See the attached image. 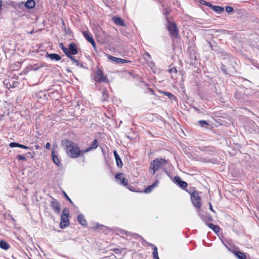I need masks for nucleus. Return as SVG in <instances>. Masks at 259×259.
Instances as JSON below:
<instances>
[{"label": "nucleus", "mask_w": 259, "mask_h": 259, "mask_svg": "<svg viewBox=\"0 0 259 259\" xmlns=\"http://www.w3.org/2000/svg\"><path fill=\"white\" fill-rule=\"evenodd\" d=\"M167 29L172 38H177L179 37V30L176 23L174 22L168 21Z\"/></svg>", "instance_id": "6"}, {"label": "nucleus", "mask_w": 259, "mask_h": 259, "mask_svg": "<svg viewBox=\"0 0 259 259\" xmlns=\"http://www.w3.org/2000/svg\"><path fill=\"white\" fill-rule=\"evenodd\" d=\"M191 201L193 205L198 209H200L202 206L201 197L200 196L198 192L194 190L189 192Z\"/></svg>", "instance_id": "4"}, {"label": "nucleus", "mask_w": 259, "mask_h": 259, "mask_svg": "<svg viewBox=\"0 0 259 259\" xmlns=\"http://www.w3.org/2000/svg\"><path fill=\"white\" fill-rule=\"evenodd\" d=\"M198 123L201 125L203 126V125H208V123L205 120H200L198 121Z\"/></svg>", "instance_id": "39"}, {"label": "nucleus", "mask_w": 259, "mask_h": 259, "mask_svg": "<svg viewBox=\"0 0 259 259\" xmlns=\"http://www.w3.org/2000/svg\"><path fill=\"white\" fill-rule=\"evenodd\" d=\"M82 34L85 39L91 44L94 49H96V45L92 34L88 31H83Z\"/></svg>", "instance_id": "10"}, {"label": "nucleus", "mask_w": 259, "mask_h": 259, "mask_svg": "<svg viewBox=\"0 0 259 259\" xmlns=\"http://www.w3.org/2000/svg\"><path fill=\"white\" fill-rule=\"evenodd\" d=\"M94 80L96 83H109V80L107 75H104L103 70L99 67L96 68L94 72Z\"/></svg>", "instance_id": "2"}, {"label": "nucleus", "mask_w": 259, "mask_h": 259, "mask_svg": "<svg viewBox=\"0 0 259 259\" xmlns=\"http://www.w3.org/2000/svg\"><path fill=\"white\" fill-rule=\"evenodd\" d=\"M77 220L78 222L83 226H87V222L86 220L84 219L83 215L79 214L77 216Z\"/></svg>", "instance_id": "23"}, {"label": "nucleus", "mask_w": 259, "mask_h": 259, "mask_svg": "<svg viewBox=\"0 0 259 259\" xmlns=\"http://www.w3.org/2000/svg\"><path fill=\"white\" fill-rule=\"evenodd\" d=\"M111 250L113 251V252H114L116 254L119 253L121 252L120 251L119 249H118V248H112V249H111Z\"/></svg>", "instance_id": "41"}, {"label": "nucleus", "mask_w": 259, "mask_h": 259, "mask_svg": "<svg viewBox=\"0 0 259 259\" xmlns=\"http://www.w3.org/2000/svg\"><path fill=\"white\" fill-rule=\"evenodd\" d=\"M46 148L47 149H50L51 148V144L50 143H47L46 145Z\"/></svg>", "instance_id": "43"}, {"label": "nucleus", "mask_w": 259, "mask_h": 259, "mask_svg": "<svg viewBox=\"0 0 259 259\" xmlns=\"http://www.w3.org/2000/svg\"><path fill=\"white\" fill-rule=\"evenodd\" d=\"M225 10H226L227 12L231 13V12H233V8L232 7H230V6H227L225 8Z\"/></svg>", "instance_id": "34"}, {"label": "nucleus", "mask_w": 259, "mask_h": 259, "mask_svg": "<svg viewBox=\"0 0 259 259\" xmlns=\"http://www.w3.org/2000/svg\"><path fill=\"white\" fill-rule=\"evenodd\" d=\"M9 146L10 147H18L19 143L12 142L10 144Z\"/></svg>", "instance_id": "37"}, {"label": "nucleus", "mask_w": 259, "mask_h": 259, "mask_svg": "<svg viewBox=\"0 0 259 259\" xmlns=\"http://www.w3.org/2000/svg\"><path fill=\"white\" fill-rule=\"evenodd\" d=\"M98 147V141L97 139H95L89 146L85 150H83V153H87L93 149H95Z\"/></svg>", "instance_id": "13"}, {"label": "nucleus", "mask_w": 259, "mask_h": 259, "mask_svg": "<svg viewBox=\"0 0 259 259\" xmlns=\"http://www.w3.org/2000/svg\"><path fill=\"white\" fill-rule=\"evenodd\" d=\"M175 182L183 189H185L187 187V183L181 180L180 177L179 176L175 177Z\"/></svg>", "instance_id": "11"}, {"label": "nucleus", "mask_w": 259, "mask_h": 259, "mask_svg": "<svg viewBox=\"0 0 259 259\" xmlns=\"http://www.w3.org/2000/svg\"><path fill=\"white\" fill-rule=\"evenodd\" d=\"M209 7L212 9L215 12L221 14L224 11V8L219 6H213L211 4H209Z\"/></svg>", "instance_id": "16"}, {"label": "nucleus", "mask_w": 259, "mask_h": 259, "mask_svg": "<svg viewBox=\"0 0 259 259\" xmlns=\"http://www.w3.org/2000/svg\"><path fill=\"white\" fill-rule=\"evenodd\" d=\"M106 56L107 58L108 59H109V60H110L111 61H112L116 63H118V60L119 58H117V57L112 56L108 54H106Z\"/></svg>", "instance_id": "27"}, {"label": "nucleus", "mask_w": 259, "mask_h": 259, "mask_svg": "<svg viewBox=\"0 0 259 259\" xmlns=\"http://www.w3.org/2000/svg\"><path fill=\"white\" fill-rule=\"evenodd\" d=\"M51 156L52 158V160L53 162L57 166H60L61 165V162L60 160L59 157L57 155H56L53 149L51 153Z\"/></svg>", "instance_id": "12"}, {"label": "nucleus", "mask_w": 259, "mask_h": 259, "mask_svg": "<svg viewBox=\"0 0 259 259\" xmlns=\"http://www.w3.org/2000/svg\"><path fill=\"white\" fill-rule=\"evenodd\" d=\"M169 14H170V12L167 9H166L164 11V14L165 16V19L167 22H168V21H169L168 20V16L169 15Z\"/></svg>", "instance_id": "31"}, {"label": "nucleus", "mask_w": 259, "mask_h": 259, "mask_svg": "<svg viewBox=\"0 0 259 259\" xmlns=\"http://www.w3.org/2000/svg\"><path fill=\"white\" fill-rule=\"evenodd\" d=\"M109 94L106 89H103L102 92L101 101L102 102L108 101Z\"/></svg>", "instance_id": "18"}, {"label": "nucleus", "mask_w": 259, "mask_h": 259, "mask_svg": "<svg viewBox=\"0 0 259 259\" xmlns=\"http://www.w3.org/2000/svg\"><path fill=\"white\" fill-rule=\"evenodd\" d=\"M67 156L72 158H76L83 155V150H81L78 145L69 140H63L62 142Z\"/></svg>", "instance_id": "1"}, {"label": "nucleus", "mask_w": 259, "mask_h": 259, "mask_svg": "<svg viewBox=\"0 0 259 259\" xmlns=\"http://www.w3.org/2000/svg\"><path fill=\"white\" fill-rule=\"evenodd\" d=\"M145 56H146L147 57L150 58V55L148 53H146L145 54Z\"/></svg>", "instance_id": "44"}, {"label": "nucleus", "mask_w": 259, "mask_h": 259, "mask_svg": "<svg viewBox=\"0 0 259 259\" xmlns=\"http://www.w3.org/2000/svg\"><path fill=\"white\" fill-rule=\"evenodd\" d=\"M161 93L164 94V95L168 97V98L170 99H172L173 98H175V97L174 96V95H172V94L169 93V92H165V91H162L161 92Z\"/></svg>", "instance_id": "29"}, {"label": "nucleus", "mask_w": 259, "mask_h": 259, "mask_svg": "<svg viewBox=\"0 0 259 259\" xmlns=\"http://www.w3.org/2000/svg\"><path fill=\"white\" fill-rule=\"evenodd\" d=\"M150 92L151 93V94H152L153 95H155V93L154 92V91L153 90H152L151 89H149Z\"/></svg>", "instance_id": "46"}, {"label": "nucleus", "mask_w": 259, "mask_h": 259, "mask_svg": "<svg viewBox=\"0 0 259 259\" xmlns=\"http://www.w3.org/2000/svg\"><path fill=\"white\" fill-rule=\"evenodd\" d=\"M201 219L204 221L206 224L208 223V222H210L212 221V218L210 214H201L200 215Z\"/></svg>", "instance_id": "22"}, {"label": "nucleus", "mask_w": 259, "mask_h": 259, "mask_svg": "<svg viewBox=\"0 0 259 259\" xmlns=\"http://www.w3.org/2000/svg\"><path fill=\"white\" fill-rule=\"evenodd\" d=\"M167 163L165 159L157 158L153 160L150 163V169L152 170V174L154 175L155 172L160 168L162 167Z\"/></svg>", "instance_id": "3"}, {"label": "nucleus", "mask_w": 259, "mask_h": 259, "mask_svg": "<svg viewBox=\"0 0 259 259\" xmlns=\"http://www.w3.org/2000/svg\"><path fill=\"white\" fill-rule=\"evenodd\" d=\"M206 225L211 228L215 233H219L220 231V228L212 223H206Z\"/></svg>", "instance_id": "24"}, {"label": "nucleus", "mask_w": 259, "mask_h": 259, "mask_svg": "<svg viewBox=\"0 0 259 259\" xmlns=\"http://www.w3.org/2000/svg\"><path fill=\"white\" fill-rule=\"evenodd\" d=\"M3 2L2 0H0V10L1 9V8L2 7Z\"/></svg>", "instance_id": "47"}, {"label": "nucleus", "mask_w": 259, "mask_h": 259, "mask_svg": "<svg viewBox=\"0 0 259 259\" xmlns=\"http://www.w3.org/2000/svg\"><path fill=\"white\" fill-rule=\"evenodd\" d=\"M150 245L151 246L153 249L152 255L153 259H159L157 247L153 244H150Z\"/></svg>", "instance_id": "21"}, {"label": "nucleus", "mask_w": 259, "mask_h": 259, "mask_svg": "<svg viewBox=\"0 0 259 259\" xmlns=\"http://www.w3.org/2000/svg\"><path fill=\"white\" fill-rule=\"evenodd\" d=\"M209 208H210V210L213 211L211 203H209Z\"/></svg>", "instance_id": "48"}, {"label": "nucleus", "mask_w": 259, "mask_h": 259, "mask_svg": "<svg viewBox=\"0 0 259 259\" xmlns=\"http://www.w3.org/2000/svg\"><path fill=\"white\" fill-rule=\"evenodd\" d=\"M115 178L117 181L119 182L120 184L126 187L131 191H135L131 187L128 186V180L124 178L123 173L119 172L116 174Z\"/></svg>", "instance_id": "7"}, {"label": "nucleus", "mask_w": 259, "mask_h": 259, "mask_svg": "<svg viewBox=\"0 0 259 259\" xmlns=\"http://www.w3.org/2000/svg\"><path fill=\"white\" fill-rule=\"evenodd\" d=\"M234 254L239 258V259H246V254L242 252L239 251H235L234 252Z\"/></svg>", "instance_id": "26"}, {"label": "nucleus", "mask_w": 259, "mask_h": 259, "mask_svg": "<svg viewBox=\"0 0 259 259\" xmlns=\"http://www.w3.org/2000/svg\"><path fill=\"white\" fill-rule=\"evenodd\" d=\"M18 147L24 149H29V147L24 145L20 144H19Z\"/></svg>", "instance_id": "40"}, {"label": "nucleus", "mask_w": 259, "mask_h": 259, "mask_svg": "<svg viewBox=\"0 0 259 259\" xmlns=\"http://www.w3.org/2000/svg\"><path fill=\"white\" fill-rule=\"evenodd\" d=\"M78 53V50L76 45L72 42L69 45L68 48H67V52L64 54L69 58L73 57L72 55Z\"/></svg>", "instance_id": "8"}, {"label": "nucleus", "mask_w": 259, "mask_h": 259, "mask_svg": "<svg viewBox=\"0 0 259 259\" xmlns=\"http://www.w3.org/2000/svg\"><path fill=\"white\" fill-rule=\"evenodd\" d=\"M168 71L171 74V75H176L178 72L177 69L176 67H172L169 68L168 70Z\"/></svg>", "instance_id": "28"}, {"label": "nucleus", "mask_w": 259, "mask_h": 259, "mask_svg": "<svg viewBox=\"0 0 259 259\" xmlns=\"http://www.w3.org/2000/svg\"><path fill=\"white\" fill-rule=\"evenodd\" d=\"M24 5L26 8L31 9L35 7V3L33 0H27Z\"/></svg>", "instance_id": "19"}, {"label": "nucleus", "mask_w": 259, "mask_h": 259, "mask_svg": "<svg viewBox=\"0 0 259 259\" xmlns=\"http://www.w3.org/2000/svg\"><path fill=\"white\" fill-rule=\"evenodd\" d=\"M50 206L55 213H59L60 212V204L57 199L53 198V200L50 202Z\"/></svg>", "instance_id": "9"}, {"label": "nucleus", "mask_w": 259, "mask_h": 259, "mask_svg": "<svg viewBox=\"0 0 259 259\" xmlns=\"http://www.w3.org/2000/svg\"><path fill=\"white\" fill-rule=\"evenodd\" d=\"M16 158L19 160H25L26 157L22 155H17L16 156Z\"/></svg>", "instance_id": "32"}, {"label": "nucleus", "mask_w": 259, "mask_h": 259, "mask_svg": "<svg viewBox=\"0 0 259 259\" xmlns=\"http://www.w3.org/2000/svg\"><path fill=\"white\" fill-rule=\"evenodd\" d=\"M158 183V181H156L152 185L147 187L145 189L144 192L145 193H149L150 192H151L153 190V189L157 185Z\"/></svg>", "instance_id": "20"}, {"label": "nucleus", "mask_w": 259, "mask_h": 259, "mask_svg": "<svg viewBox=\"0 0 259 259\" xmlns=\"http://www.w3.org/2000/svg\"><path fill=\"white\" fill-rule=\"evenodd\" d=\"M113 154L116 160V163L118 167L121 168L123 166L122 160L116 150H114Z\"/></svg>", "instance_id": "15"}, {"label": "nucleus", "mask_w": 259, "mask_h": 259, "mask_svg": "<svg viewBox=\"0 0 259 259\" xmlns=\"http://www.w3.org/2000/svg\"><path fill=\"white\" fill-rule=\"evenodd\" d=\"M69 211L67 208H64L61 216L59 227L61 229H64L69 225Z\"/></svg>", "instance_id": "5"}, {"label": "nucleus", "mask_w": 259, "mask_h": 259, "mask_svg": "<svg viewBox=\"0 0 259 259\" xmlns=\"http://www.w3.org/2000/svg\"><path fill=\"white\" fill-rule=\"evenodd\" d=\"M34 147L36 149H39L40 148V146L38 145H35Z\"/></svg>", "instance_id": "45"}, {"label": "nucleus", "mask_w": 259, "mask_h": 259, "mask_svg": "<svg viewBox=\"0 0 259 259\" xmlns=\"http://www.w3.org/2000/svg\"><path fill=\"white\" fill-rule=\"evenodd\" d=\"M28 154L30 155L31 158H33L35 156V152L33 151L32 152H28Z\"/></svg>", "instance_id": "42"}, {"label": "nucleus", "mask_w": 259, "mask_h": 259, "mask_svg": "<svg viewBox=\"0 0 259 259\" xmlns=\"http://www.w3.org/2000/svg\"><path fill=\"white\" fill-rule=\"evenodd\" d=\"M64 197L66 198V199L71 203V204H73V202L72 201V200L70 199V198L68 197V196L66 194V193L64 192Z\"/></svg>", "instance_id": "38"}, {"label": "nucleus", "mask_w": 259, "mask_h": 259, "mask_svg": "<svg viewBox=\"0 0 259 259\" xmlns=\"http://www.w3.org/2000/svg\"><path fill=\"white\" fill-rule=\"evenodd\" d=\"M199 3H200V4H201L204 5H205V6H206L208 7H209V4H211L210 3H208V2H205V1H204V0H200V1H199Z\"/></svg>", "instance_id": "36"}, {"label": "nucleus", "mask_w": 259, "mask_h": 259, "mask_svg": "<svg viewBox=\"0 0 259 259\" xmlns=\"http://www.w3.org/2000/svg\"><path fill=\"white\" fill-rule=\"evenodd\" d=\"M112 19L116 25H120L122 26H126V24L124 20L120 17H113Z\"/></svg>", "instance_id": "14"}, {"label": "nucleus", "mask_w": 259, "mask_h": 259, "mask_svg": "<svg viewBox=\"0 0 259 259\" xmlns=\"http://www.w3.org/2000/svg\"><path fill=\"white\" fill-rule=\"evenodd\" d=\"M59 47L62 49L64 53L67 52V48L65 47L62 43H60L59 44Z\"/></svg>", "instance_id": "33"}, {"label": "nucleus", "mask_w": 259, "mask_h": 259, "mask_svg": "<svg viewBox=\"0 0 259 259\" xmlns=\"http://www.w3.org/2000/svg\"><path fill=\"white\" fill-rule=\"evenodd\" d=\"M32 33H33L32 31L30 32V33H31V34Z\"/></svg>", "instance_id": "49"}, {"label": "nucleus", "mask_w": 259, "mask_h": 259, "mask_svg": "<svg viewBox=\"0 0 259 259\" xmlns=\"http://www.w3.org/2000/svg\"><path fill=\"white\" fill-rule=\"evenodd\" d=\"M0 247L2 249L7 250L10 247V246L7 242L4 240H1L0 241Z\"/></svg>", "instance_id": "25"}, {"label": "nucleus", "mask_w": 259, "mask_h": 259, "mask_svg": "<svg viewBox=\"0 0 259 259\" xmlns=\"http://www.w3.org/2000/svg\"><path fill=\"white\" fill-rule=\"evenodd\" d=\"M130 62L131 61L130 60H125V59H121V58H118V63H117L123 64V63H128V62Z\"/></svg>", "instance_id": "30"}, {"label": "nucleus", "mask_w": 259, "mask_h": 259, "mask_svg": "<svg viewBox=\"0 0 259 259\" xmlns=\"http://www.w3.org/2000/svg\"><path fill=\"white\" fill-rule=\"evenodd\" d=\"M71 60H72L74 63H75L76 65L78 66L79 65V62L75 59L74 57L69 58Z\"/></svg>", "instance_id": "35"}, {"label": "nucleus", "mask_w": 259, "mask_h": 259, "mask_svg": "<svg viewBox=\"0 0 259 259\" xmlns=\"http://www.w3.org/2000/svg\"><path fill=\"white\" fill-rule=\"evenodd\" d=\"M46 57L52 60H55L57 61H60L61 59L60 55L55 53L49 54L48 53H47Z\"/></svg>", "instance_id": "17"}]
</instances>
